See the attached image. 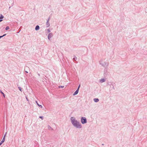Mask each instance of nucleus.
I'll return each instance as SVG.
<instances>
[{"label": "nucleus", "instance_id": "obj_1", "mask_svg": "<svg viewBox=\"0 0 147 147\" xmlns=\"http://www.w3.org/2000/svg\"><path fill=\"white\" fill-rule=\"evenodd\" d=\"M70 120L72 124L74 127L78 128H82V125L80 122L76 120L74 117H71Z\"/></svg>", "mask_w": 147, "mask_h": 147}, {"label": "nucleus", "instance_id": "obj_2", "mask_svg": "<svg viewBox=\"0 0 147 147\" xmlns=\"http://www.w3.org/2000/svg\"><path fill=\"white\" fill-rule=\"evenodd\" d=\"M81 121L82 123L84 124L87 123V120L86 117H82L81 119Z\"/></svg>", "mask_w": 147, "mask_h": 147}, {"label": "nucleus", "instance_id": "obj_3", "mask_svg": "<svg viewBox=\"0 0 147 147\" xmlns=\"http://www.w3.org/2000/svg\"><path fill=\"white\" fill-rule=\"evenodd\" d=\"M94 100L95 102H98L99 101V100L97 98H95L94 99Z\"/></svg>", "mask_w": 147, "mask_h": 147}, {"label": "nucleus", "instance_id": "obj_4", "mask_svg": "<svg viewBox=\"0 0 147 147\" xmlns=\"http://www.w3.org/2000/svg\"><path fill=\"white\" fill-rule=\"evenodd\" d=\"M5 139L4 138V137L3 138L2 141L0 143V145H1L5 141Z\"/></svg>", "mask_w": 147, "mask_h": 147}, {"label": "nucleus", "instance_id": "obj_5", "mask_svg": "<svg viewBox=\"0 0 147 147\" xmlns=\"http://www.w3.org/2000/svg\"><path fill=\"white\" fill-rule=\"evenodd\" d=\"M49 20H48L47 21V22L46 23V25H47V27H49L50 25V24L49 23Z\"/></svg>", "mask_w": 147, "mask_h": 147}, {"label": "nucleus", "instance_id": "obj_6", "mask_svg": "<svg viewBox=\"0 0 147 147\" xmlns=\"http://www.w3.org/2000/svg\"><path fill=\"white\" fill-rule=\"evenodd\" d=\"M39 29V27L38 25L36 26L35 28V30H38Z\"/></svg>", "mask_w": 147, "mask_h": 147}, {"label": "nucleus", "instance_id": "obj_7", "mask_svg": "<svg viewBox=\"0 0 147 147\" xmlns=\"http://www.w3.org/2000/svg\"><path fill=\"white\" fill-rule=\"evenodd\" d=\"M36 103L38 105L39 107H40V108H42V106L41 105H39V104H38V102H37V101H36Z\"/></svg>", "mask_w": 147, "mask_h": 147}, {"label": "nucleus", "instance_id": "obj_8", "mask_svg": "<svg viewBox=\"0 0 147 147\" xmlns=\"http://www.w3.org/2000/svg\"><path fill=\"white\" fill-rule=\"evenodd\" d=\"M48 128L49 129H51V130H53V129L49 125L48 126Z\"/></svg>", "mask_w": 147, "mask_h": 147}, {"label": "nucleus", "instance_id": "obj_9", "mask_svg": "<svg viewBox=\"0 0 147 147\" xmlns=\"http://www.w3.org/2000/svg\"><path fill=\"white\" fill-rule=\"evenodd\" d=\"M105 81V80L104 79H101L100 80V82L101 83L104 82Z\"/></svg>", "mask_w": 147, "mask_h": 147}, {"label": "nucleus", "instance_id": "obj_10", "mask_svg": "<svg viewBox=\"0 0 147 147\" xmlns=\"http://www.w3.org/2000/svg\"><path fill=\"white\" fill-rule=\"evenodd\" d=\"M80 86V85H79V86H78V89L76 90V91L75 92H78V91H79V88Z\"/></svg>", "mask_w": 147, "mask_h": 147}, {"label": "nucleus", "instance_id": "obj_11", "mask_svg": "<svg viewBox=\"0 0 147 147\" xmlns=\"http://www.w3.org/2000/svg\"><path fill=\"white\" fill-rule=\"evenodd\" d=\"M51 34H49V35L48 36V38L49 39V38H51Z\"/></svg>", "mask_w": 147, "mask_h": 147}, {"label": "nucleus", "instance_id": "obj_12", "mask_svg": "<svg viewBox=\"0 0 147 147\" xmlns=\"http://www.w3.org/2000/svg\"><path fill=\"white\" fill-rule=\"evenodd\" d=\"M9 29V26H7L5 28V30H7Z\"/></svg>", "mask_w": 147, "mask_h": 147}, {"label": "nucleus", "instance_id": "obj_13", "mask_svg": "<svg viewBox=\"0 0 147 147\" xmlns=\"http://www.w3.org/2000/svg\"><path fill=\"white\" fill-rule=\"evenodd\" d=\"M1 93L4 96V97L5 98V94L4 93V92H1Z\"/></svg>", "mask_w": 147, "mask_h": 147}, {"label": "nucleus", "instance_id": "obj_14", "mask_svg": "<svg viewBox=\"0 0 147 147\" xmlns=\"http://www.w3.org/2000/svg\"><path fill=\"white\" fill-rule=\"evenodd\" d=\"M39 118L41 119L42 120H43V116H39Z\"/></svg>", "mask_w": 147, "mask_h": 147}, {"label": "nucleus", "instance_id": "obj_15", "mask_svg": "<svg viewBox=\"0 0 147 147\" xmlns=\"http://www.w3.org/2000/svg\"><path fill=\"white\" fill-rule=\"evenodd\" d=\"M4 16H2V15H1V17H0V18L1 19H3V18Z\"/></svg>", "mask_w": 147, "mask_h": 147}, {"label": "nucleus", "instance_id": "obj_16", "mask_svg": "<svg viewBox=\"0 0 147 147\" xmlns=\"http://www.w3.org/2000/svg\"><path fill=\"white\" fill-rule=\"evenodd\" d=\"M78 92H74V93L73 94V95H76L78 94Z\"/></svg>", "mask_w": 147, "mask_h": 147}, {"label": "nucleus", "instance_id": "obj_17", "mask_svg": "<svg viewBox=\"0 0 147 147\" xmlns=\"http://www.w3.org/2000/svg\"><path fill=\"white\" fill-rule=\"evenodd\" d=\"M6 34H4L3 36H0V38H1V37H3V36H5L6 35Z\"/></svg>", "mask_w": 147, "mask_h": 147}, {"label": "nucleus", "instance_id": "obj_18", "mask_svg": "<svg viewBox=\"0 0 147 147\" xmlns=\"http://www.w3.org/2000/svg\"><path fill=\"white\" fill-rule=\"evenodd\" d=\"M26 98L27 100L28 101H29V100L27 98V96H26Z\"/></svg>", "mask_w": 147, "mask_h": 147}, {"label": "nucleus", "instance_id": "obj_19", "mask_svg": "<svg viewBox=\"0 0 147 147\" xmlns=\"http://www.w3.org/2000/svg\"><path fill=\"white\" fill-rule=\"evenodd\" d=\"M6 133H5V134L3 138H4H4L5 139V136L6 135Z\"/></svg>", "mask_w": 147, "mask_h": 147}, {"label": "nucleus", "instance_id": "obj_20", "mask_svg": "<svg viewBox=\"0 0 147 147\" xmlns=\"http://www.w3.org/2000/svg\"><path fill=\"white\" fill-rule=\"evenodd\" d=\"M63 87H64V86H59V88H60V87H61V88H63Z\"/></svg>", "mask_w": 147, "mask_h": 147}, {"label": "nucleus", "instance_id": "obj_21", "mask_svg": "<svg viewBox=\"0 0 147 147\" xmlns=\"http://www.w3.org/2000/svg\"><path fill=\"white\" fill-rule=\"evenodd\" d=\"M19 89H20V91H22V90H21V88H20V87H19Z\"/></svg>", "mask_w": 147, "mask_h": 147}, {"label": "nucleus", "instance_id": "obj_22", "mask_svg": "<svg viewBox=\"0 0 147 147\" xmlns=\"http://www.w3.org/2000/svg\"><path fill=\"white\" fill-rule=\"evenodd\" d=\"M2 20H0V22Z\"/></svg>", "mask_w": 147, "mask_h": 147}, {"label": "nucleus", "instance_id": "obj_23", "mask_svg": "<svg viewBox=\"0 0 147 147\" xmlns=\"http://www.w3.org/2000/svg\"><path fill=\"white\" fill-rule=\"evenodd\" d=\"M102 145H103V146L104 145V144H102Z\"/></svg>", "mask_w": 147, "mask_h": 147}, {"label": "nucleus", "instance_id": "obj_24", "mask_svg": "<svg viewBox=\"0 0 147 147\" xmlns=\"http://www.w3.org/2000/svg\"><path fill=\"white\" fill-rule=\"evenodd\" d=\"M1 145H0V146Z\"/></svg>", "mask_w": 147, "mask_h": 147}]
</instances>
